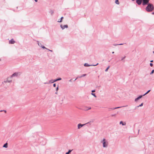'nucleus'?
<instances>
[{
	"instance_id": "1",
	"label": "nucleus",
	"mask_w": 154,
	"mask_h": 154,
	"mask_svg": "<svg viewBox=\"0 0 154 154\" xmlns=\"http://www.w3.org/2000/svg\"><path fill=\"white\" fill-rule=\"evenodd\" d=\"M145 8L146 10L148 12H152L154 9V7L152 4L149 3Z\"/></svg>"
},
{
	"instance_id": "2",
	"label": "nucleus",
	"mask_w": 154,
	"mask_h": 154,
	"mask_svg": "<svg viewBox=\"0 0 154 154\" xmlns=\"http://www.w3.org/2000/svg\"><path fill=\"white\" fill-rule=\"evenodd\" d=\"M101 143L103 144V147L106 148L108 147L109 143L108 141L106 139H103L101 141Z\"/></svg>"
},
{
	"instance_id": "3",
	"label": "nucleus",
	"mask_w": 154,
	"mask_h": 154,
	"mask_svg": "<svg viewBox=\"0 0 154 154\" xmlns=\"http://www.w3.org/2000/svg\"><path fill=\"white\" fill-rule=\"evenodd\" d=\"M150 0H142V5H147L149 4V2Z\"/></svg>"
},
{
	"instance_id": "4",
	"label": "nucleus",
	"mask_w": 154,
	"mask_h": 154,
	"mask_svg": "<svg viewBox=\"0 0 154 154\" xmlns=\"http://www.w3.org/2000/svg\"><path fill=\"white\" fill-rule=\"evenodd\" d=\"M142 0H137L136 1L137 4L139 5H140L142 3Z\"/></svg>"
},
{
	"instance_id": "5",
	"label": "nucleus",
	"mask_w": 154,
	"mask_h": 154,
	"mask_svg": "<svg viewBox=\"0 0 154 154\" xmlns=\"http://www.w3.org/2000/svg\"><path fill=\"white\" fill-rule=\"evenodd\" d=\"M85 124H79L78 125V128L79 129L81 128V127L85 125Z\"/></svg>"
},
{
	"instance_id": "6",
	"label": "nucleus",
	"mask_w": 154,
	"mask_h": 154,
	"mask_svg": "<svg viewBox=\"0 0 154 154\" xmlns=\"http://www.w3.org/2000/svg\"><path fill=\"white\" fill-rule=\"evenodd\" d=\"M122 106V107H125V106ZM121 107H115V108H109V110H112L115 109H116L119 108H120Z\"/></svg>"
},
{
	"instance_id": "7",
	"label": "nucleus",
	"mask_w": 154,
	"mask_h": 154,
	"mask_svg": "<svg viewBox=\"0 0 154 154\" xmlns=\"http://www.w3.org/2000/svg\"><path fill=\"white\" fill-rule=\"evenodd\" d=\"M143 96V95L140 96L138 97H137V98H136L135 99V101L136 102L138 100H139Z\"/></svg>"
},
{
	"instance_id": "8",
	"label": "nucleus",
	"mask_w": 154,
	"mask_h": 154,
	"mask_svg": "<svg viewBox=\"0 0 154 154\" xmlns=\"http://www.w3.org/2000/svg\"><path fill=\"white\" fill-rule=\"evenodd\" d=\"M61 27L62 29H65L66 28H67L68 26L66 25H64L63 26L61 25Z\"/></svg>"
},
{
	"instance_id": "9",
	"label": "nucleus",
	"mask_w": 154,
	"mask_h": 154,
	"mask_svg": "<svg viewBox=\"0 0 154 154\" xmlns=\"http://www.w3.org/2000/svg\"><path fill=\"white\" fill-rule=\"evenodd\" d=\"M18 74V73H14L11 76V77H12L13 76H17Z\"/></svg>"
},
{
	"instance_id": "10",
	"label": "nucleus",
	"mask_w": 154,
	"mask_h": 154,
	"mask_svg": "<svg viewBox=\"0 0 154 154\" xmlns=\"http://www.w3.org/2000/svg\"><path fill=\"white\" fill-rule=\"evenodd\" d=\"M15 42L13 40V39H12L11 40L9 41V43L10 44H14Z\"/></svg>"
},
{
	"instance_id": "11",
	"label": "nucleus",
	"mask_w": 154,
	"mask_h": 154,
	"mask_svg": "<svg viewBox=\"0 0 154 154\" xmlns=\"http://www.w3.org/2000/svg\"><path fill=\"white\" fill-rule=\"evenodd\" d=\"M120 124H122V125H126L125 122H123L121 121L119 123Z\"/></svg>"
},
{
	"instance_id": "12",
	"label": "nucleus",
	"mask_w": 154,
	"mask_h": 154,
	"mask_svg": "<svg viewBox=\"0 0 154 154\" xmlns=\"http://www.w3.org/2000/svg\"><path fill=\"white\" fill-rule=\"evenodd\" d=\"M8 144L7 143H6L5 144H4L3 146V147H5L6 148H7L8 147Z\"/></svg>"
},
{
	"instance_id": "13",
	"label": "nucleus",
	"mask_w": 154,
	"mask_h": 154,
	"mask_svg": "<svg viewBox=\"0 0 154 154\" xmlns=\"http://www.w3.org/2000/svg\"><path fill=\"white\" fill-rule=\"evenodd\" d=\"M150 90H149L146 93H145L143 95V96H144L145 95H146L148 93H149L150 92Z\"/></svg>"
},
{
	"instance_id": "14",
	"label": "nucleus",
	"mask_w": 154,
	"mask_h": 154,
	"mask_svg": "<svg viewBox=\"0 0 154 154\" xmlns=\"http://www.w3.org/2000/svg\"><path fill=\"white\" fill-rule=\"evenodd\" d=\"M84 66H91V65H89L87 63H85L84 64Z\"/></svg>"
},
{
	"instance_id": "15",
	"label": "nucleus",
	"mask_w": 154,
	"mask_h": 154,
	"mask_svg": "<svg viewBox=\"0 0 154 154\" xmlns=\"http://www.w3.org/2000/svg\"><path fill=\"white\" fill-rule=\"evenodd\" d=\"M63 18V17H61V18L60 20H59L58 21V22H62V20Z\"/></svg>"
},
{
	"instance_id": "16",
	"label": "nucleus",
	"mask_w": 154,
	"mask_h": 154,
	"mask_svg": "<svg viewBox=\"0 0 154 154\" xmlns=\"http://www.w3.org/2000/svg\"><path fill=\"white\" fill-rule=\"evenodd\" d=\"M115 3L118 5L119 4V3L118 0H116Z\"/></svg>"
},
{
	"instance_id": "17",
	"label": "nucleus",
	"mask_w": 154,
	"mask_h": 154,
	"mask_svg": "<svg viewBox=\"0 0 154 154\" xmlns=\"http://www.w3.org/2000/svg\"><path fill=\"white\" fill-rule=\"evenodd\" d=\"M109 67H110L109 66H108V67H107V68L105 69V71L106 72H107L108 71V69H109Z\"/></svg>"
},
{
	"instance_id": "18",
	"label": "nucleus",
	"mask_w": 154,
	"mask_h": 154,
	"mask_svg": "<svg viewBox=\"0 0 154 154\" xmlns=\"http://www.w3.org/2000/svg\"><path fill=\"white\" fill-rule=\"evenodd\" d=\"M72 151V150H69L68 152H67L66 154H69Z\"/></svg>"
},
{
	"instance_id": "19",
	"label": "nucleus",
	"mask_w": 154,
	"mask_h": 154,
	"mask_svg": "<svg viewBox=\"0 0 154 154\" xmlns=\"http://www.w3.org/2000/svg\"><path fill=\"white\" fill-rule=\"evenodd\" d=\"M154 72V69L152 70L150 73V75L152 74Z\"/></svg>"
},
{
	"instance_id": "20",
	"label": "nucleus",
	"mask_w": 154,
	"mask_h": 154,
	"mask_svg": "<svg viewBox=\"0 0 154 154\" xmlns=\"http://www.w3.org/2000/svg\"><path fill=\"white\" fill-rule=\"evenodd\" d=\"M143 103H141L140 105H139V106H137V107H139L140 106H143Z\"/></svg>"
},
{
	"instance_id": "21",
	"label": "nucleus",
	"mask_w": 154,
	"mask_h": 154,
	"mask_svg": "<svg viewBox=\"0 0 154 154\" xmlns=\"http://www.w3.org/2000/svg\"><path fill=\"white\" fill-rule=\"evenodd\" d=\"M61 79L60 78V79H57L55 80L54 82H56L57 81L60 80H61Z\"/></svg>"
},
{
	"instance_id": "22",
	"label": "nucleus",
	"mask_w": 154,
	"mask_h": 154,
	"mask_svg": "<svg viewBox=\"0 0 154 154\" xmlns=\"http://www.w3.org/2000/svg\"><path fill=\"white\" fill-rule=\"evenodd\" d=\"M91 94L92 95L94 96V97H96V95H95V94L92 93Z\"/></svg>"
},
{
	"instance_id": "23",
	"label": "nucleus",
	"mask_w": 154,
	"mask_h": 154,
	"mask_svg": "<svg viewBox=\"0 0 154 154\" xmlns=\"http://www.w3.org/2000/svg\"><path fill=\"white\" fill-rule=\"evenodd\" d=\"M86 75V74H84L82 75L81 76H80V77H82L84 76H85Z\"/></svg>"
},
{
	"instance_id": "24",
	"label": "nucleus",
	"mask_w": 154,
	"mask_h": 154,
	"mask_svg": "<svg viewBox=\"0 0 154 154\" xmlns=\"http://www.w3.org/2000/svg\"><path fill=\"white\" fill-rule=\"evenodd\" d=\"M125 57H123L122 58V59H121V60H123V59H124L125 58Z\"/></svg>"
},
{
	"instance_id": "25",
	"label": "nucleus",
	"mask_w": 154,
	"mask_h": 154,
	"mask_svg": "<svg viewBox=\"0 0 154 154\" xmlns=\"http://www.w3.org/2000/svg\"><path fill=\"white\" fill-rule=\"evenodd\" d=\"M150 65L151 66H153V64L152 63H150Z\"/></svg>"
},
{
	"instance_id": "26",
	"label": "nucleus",
	"mask_w": 154,
	"mask_h": 154,
	"mask_svg": "<svg viewBox=\"0 0 154 154\" xmlns=\"http://www.w3.org/2000/svg\"><path fill=\"white\" fill-rule=\"evenodd\" d=\"M2 111H4V112L5 113H6V111L5 110H4L3 111H2V110H1V111H0V112H2Z\"/></svg>"
},
{
	"instance_id": "27",
	"label": "nucleus",
	"mask_w": 154,
	"mask_h": 154,
	"mask_svg": "<svg viewBox=\"0 0 154 154\" xmlns=\"http://www.w3.org/2000/svg\"><path fill=\"white\" fill-rule=\"evenodd\" d=\"M11 81H9L8 80V78L7 79V81L8 82H11Z\"/></svg>"
},
{
	"instance_id": "28",
	"label": "nucleus",
	"mask_w": 154,
	"mask_h": 154,
	"mask_svg": "<svg viewBox=\"0 0 154 154\" xmlns=\"http://www.w3.org/2000/svg\"><path fill=\"white\" fill-rule=\"evenodd\" d=\"M53 86L54 87H56V85L55 83L53 85Z\"/></svg>"
},
{
	"instance_id": "29",
	"label": "nucleus",
	"mask_w": 154,
	"mask_h": 154,
	"mask_svg": "<svg viewBox=\"0 0 154 154\" xmlns=\"http://www.w3.org/2000/svg\"><path fill=\"white\" fill-rule=\"evenodd\" d=\"M123 45V44H117L116 45Z\"/></svg>"
},
{
	"instance_id": "30",
	"label": "nucleus",
	"mask_w": 154,
	"mask_h": 154,
	"mask_svg": "<svg viewBox=\"0 0 154 154\" xmlns=\"http://www.w3.org/2000/svg\"><path fill=\"white\" fill-rule=\"evenodd\" d=\"M95 90H92V93H93V92H95Z\"/></svg>"
},
{
	"instance_id": "31",
	"label": "nucleus",
	"mask_w": 154,
	"mask_h": 154,
	"mask_svg": "<svg viewBox=\"0 0 154 154\" xmlns=\"http://www.w3.org/2000/svg\"><path fill=\"white\" fill-rule=\"evenodd\" d=\"M116 115L115 114H114V115H111V116H114Z\"/></svg>"
},
{
	"instance_id": "32",
	"label": "nucleus",
	"mask_w": 154,
	"mask_h": 154,
	"mask_svg": "<svg viewBox=\"0 0 154 154\" xmlns=\"http://www.w3.org/2000/svg\"><path fill=\"white\" fill-rule=\"evenodd\" d=\"M42 48H46L45 47H44V46H43V47H42Z\"/></svg>"
},
{
	"instance_id": "33",
	"label": "nucleus",
	"mask_w": 154,
	"mask_h": 154,
	"mask_svg": "<svg viewBox=\"0 0 154 154\" xmlns=\"http://www.w3.org/2000/svg\"><path fill=\"white\" fill-rule=\"evenodd\" d=\"M150 62H153V60H151L150 61Z\"/></svg>"
},
{
	"instance_id": "34",
	"label": "nucleus",
	"mask_w": 154,
	"mask_h": 154,
	"mask_svg": "<svg viewBox=\"0 0 154 154\" xmlns=\"http://www.w3.org/2000/svg\"><path fill=\"white\" fill-rule=\"evenodd\" d=\"M35 2H37L38 1V0H34Z\"/></svg>"
},
{
	"instance_id": "35",
	"label": "nucleus",
	"mask_w": 154,
	"mask_h": 154,
	"mask_svg": "<svg viewBox=\"0 0 154 154\" xmlns=\"http://www.w3.org/2000/svg\"><path fill=\"white\" fill-rule=\"evenodd\" d=\"M152 14H153V15H154V12H152Z\"/></svg>"
},
{
	"instance_id": "36",
	"label": "nucleus",
	"mask_w": 154,
	"mask_h": 154,
	"mask_svg": "<svg viewBox=\"0 0 154 154\" xmlns=\"http://www.w3.org/2000/svg\"><path fill=\"white\" fill-rule=\"evenodd\" d=\"M58 86L57 88V91L58 90Z\"/></svg>"
},
{
	"instance_id": "37",
	"label": "nucleus",
	"mask_w": 154,
	"mask_h": 154,
	"mask_svg": "<svg viewBox=\"0 0 154 154\" xmlns=\"http://www.w3.org/2000/svg\"><path fill=\"white\" fill-rule=\"evenodd\" d=\"M112 54H114V51H113L112 52Z\"/></svg>"
},
{
	"instance_id": "38",
	"label": "nucleus",
	"mask_w": 154,
	"mask_h": 154,
	"mask_svg": "<svg viewBox=\"0 0 154 154\" xmlns=\"http://www.w3.org/2000/svg\"><path fill=\"white\" fill-rule=\"evenodd\" d=\"M51 13H52V14H53V11H52L51 12Z\"/></svg>"
},
{
	"instance_id": "39",
	"label": "nucleus",
	"mask_w": 154,
	"mask_h": 154,
	"mask_svg": "<svg viewBox=\"0 0 154 154\" xmlns=\"http://www.w3.org/2000/svg\"><path fill=\"white\" fill-rule=\"evenodd\" d=\"M98 63H97V65H98Z\"/></svg>"
},
{
	"instance_id": "40",
	"label": "nucleus",
	"mask_w": 154,
	"mask_h": 154,
	"mask_svg": "<svg viewBox=\"0 0 154 154\" xmlns=\"http://www.w3.org/2000/svg\"><path fill=\"white\" fill-rule=\"evenodd\" d=\"M91 109V108H89V109Z\"/></svg>"
}]
</instances>
